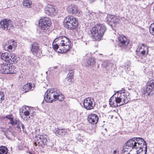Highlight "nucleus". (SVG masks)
Instances as JSON below:
<instances>
[{"label": "nucleus", "instance_id": "f257e3e1", "mask_svg": "<svg viewBox=\"0 0 154 154\" xmlns=\"http://www.w3.org/2000/svg\"><path fill=\"white\" fill-rule=\"evenodd\" d=\"M128 94L122 91H118L115 93L109 100L110 106L116 107L126 103L129 101Z\"/></svg>", "mask_w": 154, "mask_h": 154}, {"label": "nucleus", "instance_id": "f03ea898", "mask_svg": "<svg viewBox=\"0 0 154 154\" xmlns=\"http://www.w3.org/2000/svg\"><path fill=\"white\" fill-rule=\"evenodd\" d=\"M64 96L56 88H51L45 92L44 99L48 103H51L58 100L62 101L64 99Z\"/></svg>", "mask_w": 154, "mask_h": 154}, {"label": "nucleus", "instance_id": "7ed1b4c3", "mask_svg": "<svg viewBox=\"0 0 154 154\" xmlns=\"http://www.w3.org/2000/svg\"><path fill=\"white\" fill-rule=\"evenodd\" d=\"M144 141V139L140 137H133L129 140L126 145L124 146L122 150V154H129L130 152L133 149H137L141 147L140 142Z\"/></svg>", "mask_w": 154, "mask_h": 154}, {"label": "nucleus", "instance_id": "20e7f679", "mask_svg": "<svg viewBox=\"0 0 154 154\" xmlns=\"http://www.w3.org/2000/svg\"><path fill=\"white\" fill-rule=\"evenodd\" d=\"M106 28L103 24H97L92 28L90 30L93 39L94 40L100 41L106 31Z\"/></svg>", "mask_w": 154, "mask_h": 154}, {"label": "nucleus", "instance_id": "39448f33", "mask_svg": "<svg viewBox=\"0 0 154 154\" xmlns=\"http://www.w3.org/2000/svg\"><path fill=\"white\" fill-rule=\"evenodd\" d=\"M54 42H57L60 46L61 47L62 50L61 52H66L71 48L70 41L69 39L65 36H59L55 38Z\"/></svg>", "mask_w": 154, "mask_h": 154}, {"label": "nucleus", "instance_id": "423d86ee", "mask_svg": "<svg viewBox=\"0 0 154 154\" xmlns=\"http://www.w3.org/2000/svg\"><path fill=\"white\" fill-rule=\"evenodd\" d=\"M78 22L76 19L72 16H68L66 17L63 21L64 27L68 29L73 30L77 28Z\"/></svg>", "mask_w": 154, "mask_h": 154}, {"label": "nucleus", "instance_id": "0eeeda50", "mask_svg": "<svg viewBox=\"0 0 154 154\" xmlns=\"http://www.w3.org/2000/svg\"><path fill=\"white\" fill-rule=\"evenodd\" d=\"M30 51L33 55L38 57L43 56L42 51L39 47L38 44L36 42H33L31 45Z\"/></svg>", "mask_w": 154, "mask_h": 154}, {"label": "nucleus", "instance_id": "6e6552de", "mask_svg": "<svg viewBox=\"0 0 154 154\" xmlns=\"http://www.w3.org/2000/svg\"><path fill=\"white\" fill-rule=\"evenodd\" d=\"M51 24V22L50 19L47 17H45L40 20L39 22V25L43 30L48 29Z\"/></svg>", "mask_w": 154, "mask_h": 154}, {"label": "nucleus", "instance_id": "1a4fd4ad", "mask_svg": "<svg viewBox=\"0 0 154 154\" xmlns=\"http://www.w3.org/2000/svg\"><path fill=\"white\" fill-rule=\"evenodd\" d=\"M31 112V109L28 106H23L21 107L20 109V115L21 117L24 120H26L30 118V117H28L25 116H28Z\"/></svg>", "mask_w": 154, "mask_h": 154}, {"label": "nucleus", "instance_id": "9d476101", "mask_svg": "<svg viewBox=\"0 0 154 154\" xmlns=\"http://www.w3.org/2000/svg\"><path fill=\"white\" fill-rule=\"evenodd\" d=\"M119 46L123 49H126L128 46L129 40L123 35L119 36L118 38Z\"/></svg>", "mask_w": 154, "mask_h": 154}, {"label": "nucleus", "instance_id": "9b49d317", "mask_svg": "<svg viewBox=\"0 0 154 154\" xmlns=\"http://www.w3.org/2000/svg\"><path fill=\"white\" fill-rule=\"evenodd\" d=\"M93 99L88 97L85 99L84 101V106L85 108L87 110H91L94 108L95 105L94 103Z\"/></svg>", "mask_w": 154, "mask_h": 154}, {"label": "nucleus", "instance_id": "f8f14e48", "mask_svg": "<svg viewBox=\"0 0 154 154\" xmlns=\"http://www.w3.org/2000/svg\"><path fill=\"white\" fill-rule=\"evenodd\" d=\"M0 24L1 27L5 30H10L13 27V24L11 21L5 19L1 21Z\"/></svg>", "mask_w": 154, "mask_h": 154}, {"label": "nucleus", "instance_id": "ddd939ff", "mask_svg": "<svg viewBox=\"0 0 154 154\" xmlns=\"http://www.w3.org/2000/svg\"><path fill=\"white\" fill-rule=\"evenodd\" d=\"M137 54H139V52L140 54L143 55H147L148 53V48L145 44H142L141 46L138 45L136 51Z\"/></svg>", "mask_w": 154, "mask_h": 154}, {"label": "nucleus", "instance_id": "4468645a", "mask_svg": "<svg viewBox=\"0 0 154 154\" xmlns=\"http://www.w3.org/2000/svg\"><path fill=\"white\" fill-rule=\"evenodd\" d=\"M45 13L47 15L52 16L56 14L55 8L51 5H48L45 8Z\"/></svg>", "mask_w": 154, "mask_h": 154}, {"label": "nucleus", "instance_id": "2eb2a0df", "mask_svg": "<svg viewBox=\"0 0 154 154\" xmlns=\"http://www.w3.org/2000/svg\"><path fill=\"white\" fill-rule=\"evenodd\" d=\"M67 9L70 13L79 16L80 12L76 5H69L67 7Z\"/></svg>", "mask_w": 154, "mask_h": 154}, {"label": "nucleus", "instance_id": "dca6fc26", "mask_svg": "<svg viewBox=\"0 0 154 154\" xmlns=\"http://www.w3.org/2000/svg\"><path fill=\"white\" fill-rule=\"evenodd\" d=\"M141 143V147L138 148L139 149L137 150V154H146L147 151V146L146 142L144 140V141L140 142Z\"/></svg>", "mask_w": 154, "mask_h": 154}, {"label": "nucleus", "instance_id": "f3484780", "mask_svg": "<svg viewBox=\"0 0 154 154\" xmlns=\"http://www.w3.org/2000/svg\"><path fill=\"white\" fill-rule=\"evenodd\" d=\"M153 91H154V80H151L148 82L144 91H146L148 93V95H149V94Z\"/></svg>", "mask_w": 154, "mask_h": 154}, {"label": "nucleus", "instance_id": "a211bd4d", "mask_svg": "<svg viewBox=\"0 0 154 154\" xmlns=\"http://www.w3.org/2000/svg\"><path fill=\"white\" fill-rule=\"evenodd\" d=\"M106 20L107 23L110 25H112V23H117L119 21V19L115 16L108 15Z\"/></svg>", "mask_w": 154, "mask_h": 154}, {"label": "nucleus", "instance_id": "6ab92c4d", "mask_svg": "<svg viewBox=\"0 0 154 154\" xmlns=\"http://www.w3.org/2000/svg\"><path fill=\"white\" fill-rule=\"evenodd\" d=\"M99 119L97 116L95 114L89 115L87 118L88 121L91 124H95L97 123Z\"/></svg>", "mask_w": 154, "mask_h": 154}, {"label": "nucleus", "instance_id": "aec40b11", "mask_svg": "<svg viewBox=\"0 0 154 154\" xmlns=\"http://www.w3.org/2000/svg\"><path fill=\"white\" fill-rule=\"evenodd\" d=\"M9 64L6 63H1L0 64L1 72L3 74H8Z\"/></svg>", "mask_w": 154, "mask_h": 154}, {"label": "nucleus", "instance_id": "412c9836", "mask_svg": "<svg viewBox=\"0 0 154 154\" xmlns=\"http://www.w3.org/2000/svg\"><path fill=\"white\" fill-rule=\"evenodd\" d=\"M17 61V58L15 54L12 53H9L8 60L6 62L11 64L16 63Z\"/></svg>", "mask_w": 154, "mask_h": 154}, {"label": "nucleus", "instance_id": "4be33fe9", "mask_svg": "<svg viewBox=\"0 0 154 154\" xmlns=\"http://www.w3.org/2000/svg\"><path fill=\"white\" fill-rule=\"evenodd\" d=\"M35 140V142L34 144L38 146H42V145H45L46 144V143L47 141V137L46 136H44V138L43 139V140H41V142H39V140L37 139Z\"/></svg>", "mask_w": 154, "mask_h": 154}, {"label": "nucleus", "instance_id": "5701e85b", "mask_svg": "<svg viewBox=\"0 0 154 154\" xmlns=\"http://www.w3.org/2000/svg\"><path fill=\"white\" fill-rule=\"evenodd\" d=\"M54 132L57 136H64L66 134V130L64 129H60L57 128L55 129Z\"/></svg>", "mask_w": 154, "mask_h": 154}, {"label": "nucleus", "instance_id": "b1692460", "mask_svg": "<svg viewBox=\"0 0 154 154\" xmlns=\"http://www.w3.org/2000/svg\"><path fill=\"white\" fill-rule=\"evenodd\" d=\"M10 66L9 64L8 74H16L17 72V69L14 65Z\"/></svg>", "mask_w": 154, "mask_h": 154}, {"label": "nucleus", "instance_id": "393cba45", "mask_svg": "<svg viewBox=\"0 0 154 154\" xmlns=\"http://www.w3.org/2000/svg\"><path fill=\"white\" fill-rule=\"evenodd\" d=\"M32 88V84L30 83H27L23 86V90L25 92H26L29 91L31 90Z\"/></svg>", "mask_w": 154, "mask_h": 154}, {"label": "nucleus", "instance_id": "a878e982", "mask_svg": "<svg viewBox=\"0 0 154 154\" xmlns=\"http://www.w3.org/2000/svg\"><path fill=\"white\" fill-rule=\"evenodd\" d=\"M23 6L27 8H29L31 7L32 5V3L29 0H25L23 2Z\"/></svg>", "mask_w": 154, "mask_h": 154}, {"label": "nucleus", "instance_id": "bb28decb", "mask_svg": "<svg viewBox=\"0 0 154 154\" xmlns=\"http://www.w3.org/2000/svg\"><path fill=\"white\" fill-rule=\"evenodd\" d=\"M7 148L5 146L0 147V154H7L8 152Z\"/></svg>", "mask_w": 154, "mask_h": 154}, {"label": "nucleus", "instance_id": "cd10ccee", "mask_svg": "<svg viewBox=\"0 0 154 154\" xmlns=\"http://www.w3.org/2000/svg\"><path fill=\"white\" fill-rule=\"evenodd\" d=\"M70 77H68L67 76L64 80V83L66 85H69L72 83V80L73 79Z\"/></svg>", "mask_w": 154, "mask_h": 154}, {"label": "nucleus", "instance_id": "c85d7f7f", "mask_svg": "<svg viewBox=\"0 0 154 154\" xmlns=\"http://www.w3.org/2000/svg\"><path fill=\"white\" fill-rule=\"evenodd\" d=\"M9 54V53L7 52L2 53L1 56L2 59L6 62L8 60V57Z\"/></svg>", "mask_w": 154, "mask_h": 154}, {"label": "nucleus", "instance_id": "c756f323", "mask_svg": "<svg viewBox=\"0 0 154 154\" xmlns=\"http://www.w3.org/2000/svg\"><path fill=\"white\" fill-rule=\"evenodd\" d=\"M87 64L90 66H93L95 64V59L94 58H89L87 61Z\"/></svg>", "mask_w": 154, "mask_h": 154}, {"label": "nucleus", "instance_id": "7c9ffc66", "mask_svg": "<svg viewBox=\"0 0 154 154\" xmlns=\"http://www.w3.org/2000/svg\"><path fill=\"white\" fill-rule=\"evenodd\" d=\"M19 121V120H17L16 119H14L13 118H12L10 121V122L9 123L11 124L12 125H17Z\"/></svg>", "mask_w": 154, "mask_h": 154}, {"label": "nucleus", "instance_id": "2f4dec72", "mask_svg": "<svg viewBox=\"0 0 154 154\" xmlns=\"http://www.w3.org/2000/svg\"><path fill=\"white\" fill-rule=\"evenodd\" d=\"M149 30L150 33L154 35V23L151 24L150 26Z\"/></svg>", "mask_w": 154, "mask_h": 154}, {"label": "nucleus", "instance_id": "473e14b6", "mask_svg": "<svg viewBox=\"0 0 154 154\" xmlns=\"http://www.w3.org/2000/svg\"><path fill=\"white\" fill-rule=\"evenodd\" d=\"M88 15L90 17V19H94V18L96 17V14L95 12H89L88 13Z\"/></svg>", "mask_w": 154, "mask_h": 154}, {"label": "nucleus", "instance_id": "72a5a7b5", "mask_svg": "<svg viewBox=\"0 0 154 154\" xmlns=\"http://www.w3.org/2000/svg\"><path fill=\"white\" fill-rule=\"evenodd\" d=\"M8 42H10V45H11L13 47V48L14 49L17 46L16 42L14 41L10 40Z\"/></svg>", "mask_w": 154, "mask_h": 154}, {"label": "nucleus", "instance_id": "f704fd0d", "mask_svg": "<svg viewBox=\"0 0 154 154\" xmlns=\"http://www.w3.org/2000/svg\"><path fill=\"white\" fill-rule=\"evenodd\" d=\"M53 48L55 51L57 50L58 48H61V47L60 46L57 42H56V44H53Z\"/></svg>", "mask_w": 154, "mask_h": 154}, {"label": "nucleus", "instance_id": "c9c22d12", "mask_svg": "<svg viewBox=\"0 0 154 154\" xmlns=\"http://www.w3.org/2000/svg\"><path fill=\"white\" fill-rule=\"evenodd\" d=\"M4 95L3 92L0 91V99L1 100H4Z\"/></svg>", "mask_w": 154, "mask_h": 154}, {"label": "nucleus", "instance_id": "e433bc0d", "mask_svg": "<svg viewBox=\"0 0 154 154\" xmlns=\"http://www.w3.org/2000/svg\"><path fill=\"white\" fill-rule=\"evenodd\" d=\"M17 125L18 126V127L20 128V127H21L22 129L23 130L24 129V126L23 125L22 123L21 122H20L19 121V122H18V123L17 124Z\"/></svg>", "mask_w": 154, "mask_h": 154}, {"label": "nucleus", "instance_id": "4c0bfd02", "mask_svg": "<svg viewBox=\"0 0 154 154\" xmlns=\"http://www.w3.org/2000/svg\"><path fill=\"white\" fill-rule=\"evenodd\" d=\"M7 48L8 51L10 52L11 51L12 48H13V47L11 45H8Z\"/></svg>", "mask_w": 154, "mask_h": 154}, {"label": "nucleus", "instance_id": "58836bf2", "mask_svg": "<svg viewBox=\"0 0 154 154\" xmlns=\"http://www.w3.org/2000/svg\"><path fill=\"white\" fill-rule=\"evenodd\" d=\"M74 73H73L69 72L67 75V76L68 77H70V78L73 79V76H74Z\"/></svg>", "mask_w": 154, "mask_h": 154}, {"label": "nucleus", "instance_id": "ea45409f", "mask_svg": "<svg viewBox=\"0 0 154 154\" xmlns=\"http://www.w3.org/2000/svg\"><path fill=\"white\" fill-rule=\"evenodd\" d=\"M5 118H7L10 121L13 118L12 115H8L5 116Z\"/></svg>", "mask_w": 154, "mask_h": 154}, {"label": "nucleus", "instance_id": "a19ab883", "mask_svg": "<svg viewBox=\"0 0 154 154\" xmlns=\"http://www.w3.org/2000/svg\"><path fill=\"white\" fill-rule=\"evenodd\" d=\"M45 135H40L38 137L39 139V141H41V140H43V139L44 138Z\"/></svg>", "mask_w": 154, "mask_h": 154}, {"label": "nucleus", "instance_id": "79ce46f5", "mask_svg": "<svg viewBox=\"0 0 154 154\" xmlns=\"http://www.w3.org/2000/svg\"><path fill=\"white\" fill-rule=\"evenodd\" d=\"M113 154H118V152L116 150L114 151Z\"/></svg>", "mask_w": 154, "mask_h": 154}, {"label": "nucleus", "instance_id": "37998d69", "mask_svg": "<svg viewBox=\"0 0 154 154\" xmlns=\"http://www.w3.org/2000/svg\"><path fill=\"white\" fill-rule=\"evenodd\" d=\"M69 72L73 73H74V72L73 70H72V69H71V70L70 69L69 70Z\"/></svg>", "mask_w": 154, "mask_h": 154}, {"label": "nucleus", "instance_id": "c03bdc74", "mask_svg": "<svg viewBox=\"0 0 154 154\" xmlns=\"http://www.w3.org/2000/svg\"><path fill=\"white\" fill-rule=\"evenodd\" d=\"M36 139H37H37L39 140V142H40V141H39V139L37 137V138H36Z\"/></svg>", "mask_w": 154, "mask_h": 154}, {"label": "nucleus", "instance_id": "a18cd8bd", "mask_svg": "<svg viewBox=\"0 0 154 154\" xmlns=\"http://www.w3.org/2000/svg\"><path fill=\"white\" fill-rule=\"evenodd\" d=\"M153 11H154V6L153 8Z\"/></svg>", "mask_w": 154, "mask_h": 154}, {"label": "nucleus", "instance_id": "49530a36", "mask_svg": "<svg viewBox=\"0 0 154 154\" xmlns=\"http://www.w3.org/2000/svg\"><path fill=\"white\" fill-rule=\"evenodd\" d=\"M29 153L30 154H32V153H30V152H29Z\"/></svg>", "mask_w": 154, "mask_h": 154}, {"label": "nucleus", "instance_id": "de8ad7c7", "mask_svg": "<svg viewBox=\"0 0 154 154\" xmlns=\"http://www.w3.org/2000/svg\"><path fill=\"white\" fill-rule=\"evenodd\" d=\"M141 50H142L141 51H143V49H141Z\"/></svg>", "mask_w": 154, "mask_h": 154}]
</instances>
